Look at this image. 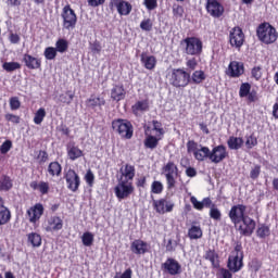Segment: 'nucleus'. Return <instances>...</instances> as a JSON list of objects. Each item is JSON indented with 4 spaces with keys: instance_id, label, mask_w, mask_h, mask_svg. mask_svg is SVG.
<instances>
[{
    "instance_id": "obj_21",
    "label": "nucleus",
    "mask_w": 278,
    "mask_h": 278,
    "mask_svg": "<svg viewBox=\"0 0 278 278\" xmlns=\"http://www.w3.org/2000/svg\"><path fill=\"white\" fill-rule=\"evenodd\" d=\"M130 251L135 255H144V253H149V243L144 240L136 239L130 243Z\"/></svg>"
},
{
    "instance_id": "obj_10",
    "label": "nucleus",
    "mask_w": 278,
    "mask_h": 278,
    "mask_svg": "<svg viewBox=\"0 0 278 278\" xmlns=\"http://www.w3.org/2000/svg\"><path fill=\"white\" fill-rule=\"evenodd\" d=\"M64 179L66 181L67 190H71V192H77V190H79V187L81 186V178L75 169L70 168L66 170Z\"/></svg>"
},
{
    "instance_id": "obj_5",
    "label": "nucleus",
    "mask_w": 278,
    "mask_h": 278,
    "mask_svg": "<svg viewBox=\"0 0 278 278\" xmlns=\"http://www.w3.org/2000/svg\"><path fill=\"white\" fill-rule=\"evenodd\" d=\"M61 18L63 21L62 27L66 31H73L77 27V13L71 8V4H66L62 9Z\"/></svg>"
},
{
    "instance_id": "obj_13",
    "label": "nucleus",
    "mask_w": 278,
    "mask_h": 278,
    "mask_svg": "<svg viewBox=\"0 0 278 278\" xmlns=\"http://www.w3.org/2000/svg\"><path fill=\"white\" fill-rule=\"evenodd\" d=\"M161 269L163 273H166L167 275H170L172 277H175L177 275H181V264L173 257L166 258L164 263L161 265Z\"/></svg>"
},
{
    "instance_id": "obj_57",
    "label": "nucleus",
    "mask_w": 278,
    "mask_h": 278,
    "mask_svg": "<svg viewBox=\"0 0 278 278\" xmlns=\"http://www.w3.org/2000/svg\"><path fill=\"white\" fill-rule=\"evenodd\" d=\"M184 7L179 4L173 5V15L176 16V18H184Z\"/></svg>"
},
{
    "instance_id": "obj_56",
    "label": "nucleus",
    "mask_w": 278,
    "mask_h": 278,
    "mask_svg": "<svg viewBox=\"0 0 278 278\" xmlns=\"http://www.w3.org/2000/svg\"><path fill=\"white\" fill-rule=\"evenodd\" d=\"M197 151H199V143L194 140H189L187 142V152L188 153H197Z\"/></svg>"
},
{
    "instance_id": "obj_14",
    "label": "nucleus",
    "mask_w": 278,
    "mask_h": 278,
    "mask_svg": "<svg viewBox=\"0 0 278 278\" xmlns=\"http://www.w3.org/2000/svg\"><path fill=\"white\" fill-rule=\"evenodd\" d=\"M205 10L213 18H220L225 14V7L220 0H206Z\"/></svg>"
},
{
    "instance_id": "obj_50",
    "label": "nucleus",
    "mask_w": 278,
    "mask_h": 278,
    "mask_svg": "<svg viewBox=\"0 0 278 278\" xmlns=\"http://www.w3.org/2000/svg\"><path fill=\"white\" fill-rule=\"evenodd\" d=\"M208 215L213 220H220V218H223V213H220V210L216 207V204L211 206Z\"/></svg>"
},
{
    "instance_id": "obj_44",
    "label": "nucleus",
    "mask_w": 278,
    "mask_h": 278,
    "mask_svg": "<svg viewBox=\"0 0 278 278\" xmlns=\"http://www.w3.org/2000/svg\"><path fill=\"white\" fill-rule=\"evenodd\" d=\"M3 71L7 73H14V71H18L21 68V63L18 62H4L2 64Z\"/></svg>"
},
{
    "instance_id": "obj_49",
    "label": "nucleus",
    "mask_w": 278,
    "mask_h": 278,
    "mask_svg": "<svg viewBox=\"0 0 278 278\" xmlns=\"http://www.w3.org/2000/svg\"><path fill=\"white\" fill-rule=\"evenodd\" d=\"M152 194H162L164 192V185L160 180H154L151 185Z\"/></svg>"
},
{
    "instance_id": "obj_31",
    "label": "nucleus",
    "mask_w": 278,
    "mask_h": 278,
    "mask_svg": "<svg viewBox=\"0 0 278 278\" xmlns=\"http://www.w3.org/2000/svg\"><path fill=\"white\" fill-rule=\"evenodd\" d=\"M211 150L205 146H199L198 151L194 152L193 157L197 162H205V160H210Z\"/></svg>"
},
{
    "instance_id": "obj_37",
    "label": "nucleus",
    "mask_w": 278,
    "mask_h": 278,
    "mask_svg": "<svg viewBox=\"0 0 278 278\" xmlns=\"http://www.w3.org/2000/svg\"><path fill=\"white\" fill-rule=\"evenodd\" d=\"M162 174L164 176H170V175H179V167L175 162L168 161L163 167H162Z\"/></svg>"
},
{
    "instance_id": "obj_61",
    "label": "nucleus",
    "mask_w": 278,
    "mask_h": 278,
    "mask_svg": "<svg viewBox=\"0 0 278 278\" xmlns=\"http://www.w3.org/2000/svg\"><path fill=\"white\" fill-rule=\"evenodd\" d=\"M186 66L189 71H195L197 66H199V61H197V58L188 59L186 62Z\"/></svg>"
},
{
    "instance_id": "obj_17",
    "label": "nucleus",
    "mask_w": 278,
    "mask_h": 278,
    "mask_svg": "<svg viewBox=\"0 0 278 278\" xmlns=\"http://www.w3.org/2000/svg\"><path fill=\"white\" fill-rule=\"evenodd\" d=\"M110 8H116L119 16H129L134 7L125 0H110Z\"/></svg>"
},
{
    "instance_id": "obj_52",
    "label": "nucleus",
    "mask_w": 278,
    "mask_h": 278,
    "mask_svg": "<svg viewBox=\"0 0 278 278\" xmlns=\"http://www.w3.org/2000/svg\"><path fill=\"white\" fill-rule=\"evenodd\" d=\"M43 55L46 60H54L58 58V50H55L53 47H47L43 51Z\"/></svg>"
},
{
    "instance_id": "obj_23",
    "label": "nucleus",
    "mask_w": 278,
    "mask_h": 278,
    "mask_svg": "<svg viewBox=\"0 0 278 278\" xmlns=\"http://www.w3.org/2000/svg\"><path fill=\"white\" fill-rule=\"evenodd\" d=\"M244 257L238 256V254H231L228 257V264L227 267L231 273H240L242 270V266H244V263L242 262Z\"/></svg>"
},
{
    "instance_id": "obj_29",
    "label": "nucleus",
    "mask_w": 278,
    "mask_h": 278,
    "mask_svg": "<svg viewBox=\"0 0 278 278\" xmlns=\"http://www.w3.org/2000/svg\"><path fill=\"white\" fill-rule=\"evenodd\" d=\"M29 187L31 188V190H38L39 194H49V190H51V188L49 187V182L48 181H36L33 180L29 184Z\"/></svg>"
},
{
    "instance_id": "obj_22",
    "label": "nucleus",
    "mask_w": 278,
    "mask_h": 278,
    "mask_svg": "<svg viewBox=\"0 0 278 278\" xmlns=\"http://www.w3.org/2000/svg\"><path fill=\"white\" fill-rule=\"evenodd\" d=\"M151 129V127H148L146 129V138L143 140V147L144 149H150V151H154V149L156 147H159L160 144V140H163L161 137H156L153 134H149V130Z\"/></svg>"
},
{
    "instance_id": "obj_6",
    "label": "nucleus",
    "mask_w": 278,
    "mask_h": 278,
    "mask_svg": "<svg viewBox=\"0 0 278 278\" xmlns=\"http://www.w3.org/2000/svg\"><path fill=\"white\" fill-rule=\"evenodd\" d=\"M134 184L123 179H121L114 188L115 197L118 201L129 199V197L134 194Z\"/></svg>"
},
{
    "instance_id": "obj_59",
    "label": "nucleus",
    "mask_w": 278,
    "mask_h": 278,
    "mask_svg": "<svg viewBox=\"0 0 278 278\" xmlns=\"http://www.w3.org/2000/svg\"><path fill=\"white\" fill-rule=\"evenodd\" d=\"M85 181L89 186V188H92L94 186V174L91 169L87 170L85 175Z\"/></svg>"
},
{
    "instance_id": "obj_58",
    "label": "nucleus",
    "mask_w": 278,
    "mask_h": 278,
    "mask_svg": "<svg viewBox=\"0 0 278 278\" xmlns=\"http://www.w3.org/2000/svg\"><path fill=\"white\" fill-rule=\"evenodd\" d=\"M10 109L12 111L20 110L21 108V100H18V97H11L9 100Z\"/></svg>"
},
{
    "instance_id": "obj_36",
    "label": "nucleus",
    "mask_w": 278,
    "mask_h": 278,
    "mask_svg": "<svg viewBox=\"0 0 278 278\" xmlns=\"http://www.w3.org/2000/svg\"><path fill=\"white\" fill-rule=\"evenodd\" d=\"M122 177H125L123 181H128V182L134 181V177H136V166L131 164H126L124 166V170H122Z\"/></svg>"
},
{
    "instance_id": "obj_40",
    "label": "nucleus",
    "mask_w": 278,
    "mask_h": 278,
    "mask_svg": "<svg viewBox=\"0 0 278 278\" xmlns=\"http://www.w3.org/2000/svg\"><path fill=\"white\" fill-rule=\"evenodd\" d=\"M256 236L263 240L264 238H268V236H270V227H268L266 224L258 225L256 229Z\"/></svg>"
},
{
    "instance_id": "obj_60",
    "label": "nucleus",
    "mask_w": 278,
    "mask_h": 278,
    "mask_svg": "<svg viewBox=\"0 0 278 278\" xmlns=\"http://www.w3.org/2000/svg\"><path fill=\"white\" fill-rule=\"evenodd\" d=\"M251 75L256 81H260V79H262V66H254L251 71Z\"/></svg>"
},
{
    "instance_id": "obj_51",
    "label": "nucleus",
    "mask_w": 278,
    "mask_h": 278,
    "mask_svg": "<svg viewBox=\"0 0 278 278\" xmlns=\"http://www.w3.org/2000/svg\"><path fill=\"white\" fill-rule=\"evenodd\" d=\"M249 268L252 273H260L262 268V261L258 258H252L251 262L249 263Z\"/></svg>"
},
{
    "instance_id": "obj_2",
    "label": "nucleus",
    "mask_w": 278,
    "mask_h": 278,
    "mask_svg": "<svg viewBox=\"0 0 278 278\" xmlns=\"http://www.w3.org/2000/svg\"><path fill=\"white\" fill-rule=\"evenodd\" d=\"M111 127L122 140H131L134 138V124L129 119L115 118L112 121Z\"/></svg>"
},
{
    "instance_id": "obj_16",
    "label": "nucleus",
    "mask_w": 278,
    "mask_h": 278,
    "mask_svg": "<svg viewBox=\"0 0 278 278\" xmlns=\"http://www.w3.org/2000/svg\"><path fill=\"white\" fill-rule=\"evenodd\" d=\"M45 229L50 233L62 231L64 229V220L58 215H52L46 220Z\"/></svg>"
},
{
    "instance_id": "obj_15",
    "label": "nucleus",
    "mask_w": 278,
    "mask_h": 278,
    "mask_svg": "<svg viewBox=\"0 0 278 278\" xmlns=\"http://www.w3.org/2000/svg\"><path fill=\"white\" fill-rule=\"evenodd\" d=\"M239 97L241 99L247 98L248 103H256V101H260V96L257 94V90L252 89L251 90V84L249 83H242L239 88Z\"/></svg>"
},
{
    "instance_id": "obj_41",
    "label": "nucleus",
    "mask_w": 278,
    "mask_h": 278,
    "mask_svg": "<svg viewBox=\"0 0 278 278\" xmlns=\"http://www.w3.org/2000/svg\"><path fill=\"white\" fill-rule=\"evenodd\" d=\"M56 53H66L68 51V40L64 38H60L55 42V48Z\"/></svg>"
},
{
    "instance_id": "obj_12",
    "label": "nucleus",
    "mask_w": 278,
    "mask_h": 278,
    "mask_svg": "<svg viewBox=\"0 0 278 278\" xmlns=\"http://www.w3.org/2000/svg\"><path fill=\"white\" fill-rule=\"evenodd\" d=\"M152 207L156 214H168L175 210V203L166 198H161L152 201Z\"/></svg>"
},
{
    "instance_id": "obj_53",
    "label": "nucleus",
    "mask_w": 278,
    "mask_h": 278,
    "mask_svg": "<svg viewBox=\"0 0 278 278\" xmlns=\"http://www.w3.org/2000/svg\"><path fill=\"white\" fill-rule=\"evenodd\" d=\"M260 175H262V165H254L250 170V178L255 181L260 179Z\"/></svg>"
},
{
    "instance_id": "obj_62",
    "label": "nucleus",
    "mask_w": 278,
    "mask_h": 278,
    "mask_svg": "<svg viewBox=\"0 0 278 278\" xmlns=\"http://www.w3.org/2000/svg\"><path fill=\"white\" fill-rule=\"evenodd\" d=\"M37 160L39 161V164H45L49 162V153H47V151L45 150H40L37 155Z\"/></svg>"
},
{
    "instance_id": "obj_33",
    "label": "nucleus",
    "mask_w": 278,
    "mask_h": 278,
    "mask_svg": "<svg viewBox=\"0 0 278 278\" xmlns=\"http://www.w3.org/2000/svg\"><path fill=\"white\" fill-rule=\"evenodd\" d=\"M12 220V211L5 205H0V227L8 225Z\"/></svg>"
},
{
    "instance_id": "obj_27",
    "label": "nucleus",
    "mask_w": 278,
    "mask_h": 278,
    "mask_svg": "<svg viewBox=\"0 0 278 278\" xmlns=\"http://www.w3.org/2000/svg\"><path fill=\"white\" fill-rule=\"evenodd\" d=\"M140 62L147 71H153L157 66V59L154 55H147V52L141 53Z\"/></svg>"
},
{
    "instance_id": "obj_48",
    "label": "nucleus",
    "mask_w": 278,
    "mask_h": 278,
    "mask_svg": "<svg viewBox=\"0 0 278 278\" xmlns=\"http://www.w3.org/2000/svg\"><path fill=\"white\" fill-rule=\"evenodd\" d=\"M84 247H92L94 242V235L92 232H84L81 237Z\"/></svg>"
},
{
    "instance_id": "obj_8",
    "label": "nucleus",
    "mask_w": 278,
    "mask_h": 278,
    "mask_svg": "<svg viewBox=\"0 0 278 278\" xmlns=\"http://www.w3.org/2000/svg\"><path fill=\"white\" fill-rule=\"evenodd\" d=\"M26 216L30 225H38L42 216H45V205L42 203H36L26 211Z\"/></svg>"
},
{
    "instance_id": "obj_9",
    "label": "nucleus",
    "mask_w": 278,
    "mask_h": 278,
    "mask_svg": "<svg viewBox=\"0 0 278 278\" xmlns=\"http://www.w3.org/2000/svg\"><path fill=\"white\" fill-rule=\"evenodd\" d=\"M244 31L240 28V26H235L229 31V45L233 49L240 51L242 46L244 45Z\"/></svg>"
},
{
    "instance_id": "obj_4",
    "label": "nucleus",
    "mask_w": 278,
    "mask_h": 278,
    "mask_svg": "<svg viewBox=\"0 0 278 278\" xmlns=\"http://www.w3.org/2000/svg\"><path fill=\"white\" fill-rule=\"evenodd\" d=\"M169 84L174 88H186L190 84V73L180 67L172 70Z\"/></svg>"
},
{
    "instance_id": "obj_38",
    "label": "nucleus",
    "mask_w": 278,
    "mask_h": 278,
    "mask_svg": "<svg viewBox=\"0 0 278 278\" xmlns=\"http://www.w3.org/2000/svg\"><path fill=\"white\" fill-rule=\"evenodd\" d=\"M151 131H154V136H156V138H161V139H164V134H166V131L164 130V126H162V122H160L157 119L152 121Z\"/></svg>"
},
{
    "instance_id": "obj_47",
    "label": "nucleus",
    "mask_w": 278,
    "mask_h": 278,
    "mask_svg": "<svg viewBox=\"0 0 278 278\" xmlns=\"http://www.w3.org/2000/svg\"><path fill=\"white\" fill-rule=\"evenodd\" d=\"M179 175L165 176L167 190H175L177 188V178Z\"/></svg>"
},
{
    "instance_id": "obj_64",
    "label": "nucleus",
    "mask_w": 278,
    "mask_h": 278,
    "mask_svg": "<svg viewBox=\"0 0 278 278\" xmlns=\"http://www.w3.org/2000/svg\"><path fill=\"white\" fill-rule=\"evenodd\" d=\"M143 5L151 12L157 8V0H143Z\"/></svg>"
},
{
    "instance_id": "obj_34",
    "label": "nucleus",
    "mask_w": 278,
    "mask_h": 278,
    "mask_svg": "<svg viewBox=\"0 0 278 278\" xmlns=\"http://www.w3.org/2000/svg\"><path fill=\"white\" fill-rule=\"evenodd\" d=\"M244 139H242V137L230 136L227 140L228 149H230L231 151H238L239 149H242Z\"/></svg>"
},
{
    "instance_id": "obj_18",
    "label": "nucleus",
    "mask_w": 278,
    "mask_h": 278,
    "mask_svg": "<svg viewBox=\"0 0 278 278\" xmlns=\"http://www.w3.org/2000/svg\"><path fill=\"white\" fill-rule=\"evenodd\" d=\"M227 155V148L224 144H219L212 149L208 160H211L213 164H220V162H223Z\"/></svg>"
},
{
    "instance_id": "obj_11",
    "label": "nucleus",
    "mask_w": 278,
    "mask_h": 278,
    "mask_svg": "<svg viewBox=\"0 0 278 278\" xmlns=\"http://www.w3.org/2000/svg\"><path fill=\"white\" fill-rule=\"evenodd\" d=\"M228 216L235 227H238L240 225V222L244 218H247V205L244 204H237L232 205Z\"/></svg>"
},
{
    "instance_id": "obj_26",
    "label": "nucleus",
    "mask_w": 278,
    "mask_h": 278,
    "mask_svg": "<svg viewBox=\"0 0 278 278\" xmlns=\"http://www.w3.org/2000/svg\"><path fill=\"white\" fill-rule=\"evenodd\" d=\"M149 110H150L149 99L138 100L131 106V112L134 116H140V114H144V112H149Z\"/></svg>"
},
{
    "instance_id": "obj_20",
    "label": "nucleus",
    "mask_w": 278,
    "mask_h": 278,
    "mask_svg": "<svg viewBox=\"0 0 278 278\" xmlns=\"http://www.w3.org/2000/svg\"><path fill=\"white\" fill-rule=\"evenodd\" d=\"M228 77H242L244 75V63L238 61H231L227 71Z\"/></svg>"
},
{
    "instance_id": "obj_54",
    "label": "nucleus",
    "mask_w": 278,
    "mask_h": 278,
    "mask_svg": "<svg viewBox=\"0 0 278 278\" xmlns=\"http://www.w3.org/2000/svg\"><path fill=\"white\" fill-rule=\"evenodd\" d=\"M140 29L142 31H152L153 30V21L151 18H144L140 23Z\"/></svg>"
},
{
    "instance_id": "obj_45",
    "label": "nucleus",
    "mask_w": 278,
    "mask_h": 278,
    "mask_svg": "<svg viewBox=\"0 0 278 278\" xmlns=\"http://www.w3.org/2000/svg\"><path fill=\"white\" fill-rule=\"evenodd\" d=\"M191 79H192L193 84H203V81H205V79H206L205 72H203L201 70L193 72Z\"/></svg>"
},
{
    "instance_id": "obj_55",
    "label": "nucleus",
    "mask_w": 278,
    "mask_h": 278,
    "mask_svg": "<svg viewBox=\"0 0 278 278\" xmlns=\"http://www.w3.org/2000/svg\"><path fill=\"white\" fill-rule=\"evenodd\" d=\"M245 147L247 149H253L254 147H257V137H255L254 132L247 137Z\"/></svg>"
},
{
    "instance_id": "obj_19",
    "label": "nucleus",
    "mask_w": 278,
    "mask_h": 278,
    "mask_svg": "<svg viewBox=\"0 0 278 278\" xmlns=\"http://www.w3.org/2000/svg\"><path fill=\"white\" fill-rule=\"evenodd\" d=\"M22 62L29 71H38V68H42V60L29 53L23 55Z\"/></svg>"
},
{
    "instance_id": "obj_42",
    "label": "nucleus",
    "mask_w": 278,
    "mask_h": 278,
    "mask_svg": "<svg viewBox=\"0 0 278 278\" xmlns=\"http://www.w3.org/2000/svg\"><path fill=\"white\" fill-rule=\"evenodd\" d=\"M61 103H65V105H71L73 103V99H75V92L68 90L65 93H61L59 96Z\"/></svg>"
},
{
    "instance_id": "obj_32",
    "label": "nucleus",
    "mask_w": 278,
    "mask_h": 278,
    "mask_svg": "<svg viewBox=\"0 0 278 278\" xmlns=\"http://www.w3.org/2000/svg\"><path fill=\"white\" fill-rule=\"evenodd\" d=\"M14 187L12 178L5 174L0 176V192H10Z\"/></svg>"
},
{
    "instance_id": "obj_63",
    "label": "nucleus",
    "mask_w": 278,
    "mask_h": 278,
    "mask_svg": "<svg viewBox=\"0 0 278 278\" xmlns=\"http://www.w3.org/2000/svg\"><path fill=\"white\" fill-rule=\"evenodd\" d=\"M10 149H12V141L11 140H5L1 147H0V153L2 155H5V153H8L10 151Z\"/></svg>"
},
{
    "instance_id": "obj_25",
    "label": "nucleus",
    "mask_w": 278,
    "mask_h": 278,
    "mask_svg": "<svg viewBox=\"0 0 278 278\" xmlns=\"http://www.w3.org/2000/svg\"><path fill=\"white\" fill-rule=\"evenodd\" d=\"M86 108H89L90 110H101L103 105H105V98L97 94H91L87 100H86Z\"/></svg>"
},
{
    "instance_id": "obj_30",
    "label": "nucleus",
    "mask_w": 278,
    "mask_h": 278,
    "mask_svg": "<svg viewBox=\"0 0 278 278\" xmlns=\"http://www.w3.org/2000/svg\"><path fill=\"white\" fill-rule=\"evenodd\" d=\"M47 173L50 177H61L62 176V164L58 161H52L49 163Z\"/></svg>"
},
{
    "instance_id": "obj_3",
    "label": "nucleus",
    "mask_w": 278,
    "mask_h": 278,
    "mask_svg": "<svg viewBox=\"0 0 278 278\" xmlns=\"http://www.w3.org/2000/svg\"><path fill=\"white\" fill-rule=\"evenodd\" d=\"M186 55L199 56L203 53V41L199 37H186L180 41Z\"/></svg>"
},
{
    "instance_id": "obj_7",
    "label": "nucleus",
    "mask_w": 278,
    "mask_h": 278,
    "mask_svg": "<svg viewBox=\"0 0 278 278\" xmlns=\"http://www.w3.org/2000/svg\"><path fill=\"white\" fill-rule=\"evenodd\" d=\"M237 231L240 233V236H244L245 238H250V236H253V232L255 231V227H257V224L255 223V219L249 217L247 215L237 226H235Z\"/></svg>"
},
{
    "instance_id": "obj_43",
    "label": "nucleus",
    "mask_w": 278,
    "mask_h": 278,
    "mask_svg": "<svg viewBox=\"0 0 278 278\" xmlns=\"http://www.w3.org/2000/svg\"><path fill=\"white\" fill-rule=\"evenodd\" d=\"M46 116L47 110H45V108H40L39 110H37L34 116L35 125H42V121H45Z\"/></svg>"
},
{
    "instance_id": "obj_39",
    "label": "nucleus",
    "mask_w": 278,
    "mask_h": 278,
    "mask_svg": "<svg viewBox=\"0 0 278 278\" xmlns=\"http://www.w3.org/2000/svg\"><path fill=\"white\" fill-rule=\"evenodd\" d=\"M188 236L190 240H199V238H203L201 226H191L188 230Z\"/></svg>"
},
{
    "instance_id": "obj_46",
    "label": "nucleus",
    "mask_w": 278,
    "mask_h": 278,
    "mask_svg": "<svg viewBox=\"0 0 278 278\" xmlns=\"http://www.w3.org/2000/svg\"><path fill=\"white\" fill-rule=\"evenodd\" d=\"M28 242H30L33 247H40L42 244V237L37 232H31L28 235Z\"/></svg>"
},
{
    "instance_id": "obj_1",
    "label": "nucleus",
    "mask_w": 278,
    "mask_h": 278,
    "mask_svg": "<svg viewBox=\"0 0 278 278\" xmlns=\"http://www.w3.org/2000/svg\"><path fill=\"white\" fill-rule=\"evenodd\" d=\"M256 36L263 45H275L278 39L277 28L268 22L261 23L256 28Z\"/></svg>"
},
{
    "instance_id": "obj_24",
    "label": "nucleus",
    "mask_w": 278,
    "mask_h": 278,
    "mask_svg": "<svg viewBox=\"0 0 278 278\" xmlns=\"http://www.w3.org/2000/svg\"><path fill=\"white\" fill-rule=\"evenodd\" d=\"M67 157L71 162H75V160H79V157H84V151L79 149L75 142H70L66 144Z\"/></svg>"
},
{
    "instance_id": "obj_28",
    "label": "nucleus",
    "mask_w": 278,
    "mask_h": 278,
    "mask_svg": "<svg viewBox=\"0 0 278 278\" xmlns=\"http://www.w3.org/2000/svg\"><path fill=\"white\" fill-rule=\"evenodd\" d=\"M126 94L127 92L125 91V87L123 85H115L111 89V99L113 101H123Z\"/></svg>"
},
{
    "instance_id": "obj_35",
    "label": "nucleus",
    "mask_w": 278,
    "mask_h": 278,
    "mask_svg": "<svg viewBox=\"0 0 278 278\" xmlns=\"http://www.w3.org/2000/svg\"><path fill=\"white\" fill-rule=\"evenodd\" d=\"M204 260L211 262L213 268H220V261L218 260V253H216V250H207L204 254Z\"/></svg>"
}]
</instances>
